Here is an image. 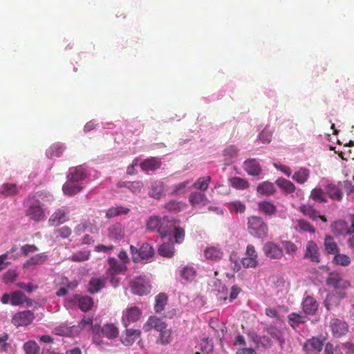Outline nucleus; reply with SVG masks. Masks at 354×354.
<instances>
[{
    "mask_svg": "<svg viewBox=\"0 0 354 354\" xmlns=\"http://www.w3.org/2000/svg\"><path fill=\"white\" fill-rule=\"evenodd\" d=\"M266 331L268 335H270L273 339L278 340L282 344V341L281 340L280 331L274 326H269L266 329Z\"/></svg>",
    "mask_w": 354,
    "mask_h": 354,
    "instance_id": "64",
    "label": "nucleus"
},
{
    "mask_svg": "<svg viewBox=\"0 0 354 354\" xmlns=\"http://www.w3.org/2000/svg\"><path fill=\"white\" fill-rule=\"evenodd\" d=\"M333 262L336 265L347 267L351 263V259L349 256L339 253V251L337 253L335 254Z\"/></svg>",
    "mask_w": 354,
    "mask_h": 354,
    "instance_id": "44",
    "label": "nucleus"
},
{
    "mask_svg": "<svg viewBox=\"0 0 354 354\" xmlns=\"http://www.w3.org/2000/svg\"><path fill=\"white\" fill-rule=\"evenodd\" d=\"M263 252L266 257L273 260L281 259L283 256L282 248L273 241H267L263 246Z\"/></svg>",
    "mask_w": 354,
    "mask_h": 354,
    "instance_id": "11",
    "label": "nucleus"
},
{
    "mask_svg": "<svg viewBox=\"0 0 354 354\" xmlns=\"http://www.w3.org/2000/svg\"><path fill=\"white\" fill-rule=\"evenodd\" d=\"M247 227L249 234L254 237L263 239L268 236V224L260 216H251L248 217Z\"/></svg>",
    "mask_w": 354,
    "mask_h": 354,
    "instance_id": "3",
    "label": "nucleus"
},
{
    "mask_svg": "<svg viewBox=\"0 0 354 354\" xmlns=\"http://www.w3.org/2000/svg\"><path fill=\"white\" fill-rule=\"evenodd\" d=\"M212 177L210 176H204L198 178L192 186L195 189L204 192L208 189Z\"/></svg>",
    "mask_w": 354,
    "mask_h": 354,
    "instance_id": "34",
    "label": "nucleus"
},
{
    "mask_svg": "<svg viewBox=\"0 0 354 354\" xmlns=\"http://www.w3.org/2000/svg\"><path fill=\"white\" fill-rule=\"evenodd\" d=\"M17 273L15 270H8L3 276L4 283H12L17 277Z\"/></svg>",
    "mask_w": 354,
    "mask_h": 354,
    "instance_id": "62",
    "label": "nucleus"
},
{
    "mask_svg": "<svg viewBox=\"0 0 354 354\" xmlns=\"http://www.w3.org/2000/svg\"><path fill=\"white\" fill-rule=\"evenodd\" d=\"M109 268L106 271V275H118L127 270V266L118 262L114 257H109L107 260Z\"/></svg>",
    "mask_w": 354,
    "mask_h": 354,
    "instance_id": "19",
    "label": "nucleus"
},
{
    "mask_svg": "<svg viewBox=\"0 0 354 354\" xmlns=\"http://www.w3.org/2000/svg\"><path fill=\"white\" fill-rule=\"evenodd\" d=\"M130 288L133 294L142 296L149 293L151 286L145 277H136L130 282Z\"/></svg>",
    "mask_w": 354,
    "mask_h": 354,
    "instance_id": "7",
    "label": "nucleus"
},
{
    "mask_svg": "<svg viewBox=\"0 0 354 354\" xmlns=\"http://www.w3.org/2000/svg\"><path fill=\"white\" fill-rule=\"evenodd\" d=\"M28 207L26 209V215L32 221H40L45 218V212L42 208L39 201L34 197L28 199Z\"/></svg>",
    "mask_w": 354,
    "mask_h": 354,
    "instance_id": "5",
    "label": "nucleus"
},
{
    "mask_svg": "<svg viewBox=\"0 0 354 354\" xmlns=\"http://www.w3.org/2000/svg\"><path fill=\"white\" fill-rule=\"evenodd\" d=\"M310 177V170L301 167L298 171H295L292 178L299 184H304L308 181Z\"/></svg>",
    "mask_w": 354,
    "mask_h": 354,
    "instance_id": "36",
    "label": "nucleus"
},
{
    "mask_svg": "<svg viewBox=\"0 0 354 354\" xmlns=\"http://www.w3.org/2000/svg\"><path fill=\"white\" fill-rule=\"evenodd\" d=\"M108 231L109 237L115 241L122 239L124 236V227L119 223L111 225Z\"/></svg>",
    "mask_w": 354,
    "mask_h": 354,
    "instance_id": "31",
    "label": "nucleus"
},
{
    "mask_svg": "<svg viewBox=\"0 0 354 354\" xmlns=\"http://www.w3.org/2000/svg\"><path fill=\"white\" fill-rule=\"evenodd\" d=\"M324 246L325 250L332 254H335L339 251L337 243L335 241L334 238L330 235H326L324 241Z\"/></svg>",
    "mask_w": 354,
    "mask_h": 354,
    "instance_id": "35",
    "label": "nucleus"
},
{
    "mask_svg": "<svg viewBox=\"0 0 354 354\" xmlns=\"http://www.w3.org/2000/svg\"><path fill=\"white\" fill-rule=\"evenodd\" d=\"M329 328L335 337H341L348 332V325L343 319L333 318L329 322Z\"/></svg>",
    "mask_w": 354,
    "mask_h": 354,
    "instance_id": "10",
    "label": "nucleus"
},
{
    "mask_svg": "<svg viewBox=\"0 0 354 354\" xmlns=\"http://www.w3.org/2000/svg\"><path fill=\"white\" fill-rule=\"evenodd\" d=\"M243 169L250 176H259L261 173V167L256 159H248L243 162Z\"/></svg>",
    "mask_w": 354,
    "mask_h": 354,
    "instance_id": "24",
    "label": "nucleus"
},
{
    "mask_svg": "<svg viewBox=\"0 0 354 354\" xmlns=\"http://www.w3.org/2000/svg\"><path fill=\"white\" fill-rule=\"evenodd\" d=\"M26 298V295L19 290L12 292L11 304L12 306H19L23 304V301Z\"/></svg>",
    "mask_w": 354,
    "mask_h": 354,
    "instance_id": "53",
    "label": "nucleus"
},
{
    "mask_svg": "<svg viewBox=\"0 0 354 354\" xmlns=\"http://www.w3.org/2000/svg\"><path fill=\"white\" fill-rule=\"evenodd\" d=\"M275 183L280 189L288 194L293 193L296 189L295 185L286 178H278Z\"/></svg>",
    "mask_w": 354,
    "mask_h": 354,
    "instance_id": "40",
    "label": "nucleus"
},
{
    "mask_svg": "<svg viewBox=\"0 0 354 354\" xmlns=\"http://www.w3.org/2000/svg\"><path fill=\"white\" fill-rule=\"evenodd\" d=\"M310 198L318 203H326L327 198L324 192L321 188H315L310 192Z\"/></svg>",
    "mask_w": 354,
    "mask_h": 354,
    "instance_id": "48",
    "label": "nucleus"
},
{
    "mask_svg": "<svg viewBox=\"0 0 354 354\" xmlns=\"http://www.w3.org/2000/svg\"><path fill=\"white\" fill-rule=\"evenodd\" d=\"M323 347V342L317 337L308 339L304 344L303 349L306 354H319Z\"/></svg>",
    "mask_w": 354,
    "mask_h": 354,
    "instance_id": "15",
    "label": "nucleus"
},
{
    "mask_svg": "<svg viewBox=\"0 0 354 354\" xmlns=\"http://www.w3.org/2000/svg\"><path fill=\"white\" fill-rule=\"evenodd\" d=\"M152 328L159 332V336L156 342L158 344L167 345L171 342V331L167 328V324L162 321L161 319L155 316H151L148 318L146 323L143 325V330L145 332H148Z\"/></svg>",
    "mask_w": 354,
    "mask_h": 354,
    "instance_id": "1",
    "label": "nucleus"
},
{
    "mask_svg": "<svg viewBox=\"0 0 354 354\" xmlns=\"http://www.w3.org/2000/svg\"><path fill=\"white\" fill-rule=\"evenodd\" d=\"M257 192L262 196H270L275 194L276 188L272 183L263 181L258 185Z\"/></svg>",
    "mask_w": 354,
    "mask_h": 354,
    "instance_id": "30",
    "label": "nucleus"
},
{
    "mask_svg": "<svg viewBox=\"0 0 354 354\" xmlns=\"http://www.w3.org/2000/svg\"><path fill=\"white\" fill-rule=\"evenodd\" d=\"M47 259L48 257L44 253L37 254L26 261L24 264V267L29 268L32 266L42 265L47 261Z\"/></svg>",
    "mask_w": 354,
    "mask_h": 354,
    "instance_id": "37",
    "label": "nucleus"
},
{
    "mask_svg": "<svg viewBox=\"0 0 354 354\" xmlns=\"http://www.w3.org/2000/svg\"><path fill=\"white\" fill-rule=\"evenodd\" d=\"M24 349L26 354H39V347L34 341H29L24 344Z\"/></svg>",
    "mask_w": 354,
    "mask_h": 354,
    "instance_id": "54",
    "label": "nucleus"
},
{
    "mask_svg": "<svg viewBox=\"0 0 354 354\" xmlns=\"http://www.w3.org/2000/svg\"><path fill=\"white\" fill-rule=\"evenodd\" d=\"M331 230L337 236L352 235L351 227L345 220H338L331 225Z\"/></svg>",
    "mask_w": 354,
    "mask_h": 354,
    "instance_id": "16",
    "label": "nucleus"
},
{
    "mask_svg": "<svg viewBox=\"0 0 354 354\" xmlns=\"http://www.w3.org/2000/svg\"><path fill=\"white\" fill-rule=\"evenodd\" d=\"M167 303V296L165 293H160L156 297V304L154 310L156 313L162 312Z\"/></svg>",
    "mask_w": 354,
    "mask_h": 354,
    "instance_id": "46",
    "label": "nucleus"
},
{
    "mask_svg": "<svg viewBox=\"0 0 354 354\" xmlns=\"http://www.w3.org/2000/svg\"><path fill=\"white\" fill-rule=\"evenodd\" d=\"M318 306L317 301L311 296L306 297L302 303L303 311L306 315H315L318 310Z\"/></svg>",
    "mask_w": 354,
    "mask_h": 354,
    "instance_id": "22",
    "label": "nucleus"
},
{
    "mask_svg": "<svg viewBox=\"0 0 354 354\" xmlns=\"http://www.w3.org/2000/svg\"><path fill=\"white\" fill-rule=\"evenodd\" d=\"M282 245L286 250V252L291 256L295 255L298 250L297 246L290 241H283Z\"/></svg>",
    "mask_w": 354,
    "mask_h": 354,
    "instance_id": "59",
    "label": "nucleus"
},
{
    "mask_svg": "<svg viewBox=\"0 0 354 354\" xmlns=\"http://www.w3.org/2000/svg\"><path fill=\"white\" fill-rule=\"evenodd\" d=\"M245 268H255L259 265L258 253L252 245H248L246 248L245 257L241 260Z\"/></svg>",
    "mask_w": 354,
    "mask_h": 354,
    "instance_id": "9",
    "label": "nucleus"
},
{
    "mask_svg": "<svg viewBox=\"0 0 354 354\" xmlns=\"http://www.w3.org/2000/svg\"><path fill=\"white\" fill-rule=\"evenodd\" d=\"M144 185L141 181L130 182L128 185V189L133 194H138L141 192Z\"/></svg>",
    "mask_w": 354,
    "mask_h": 354,
    "instance_id": "63",
    "label": "nucleus"
},
{
    "mask_svg": "<svg viewBox=\"0 0 354 354\" xmlns=\"http://www.w3.org/2000/svg\"><path fill=\"white\" fill-rule=\"evenodd\" d=\"M19 193V189L15 184L4 183L0 189V194L5 196H12Z\"/></svg>",
    "mask_w": 354,
    "mask_h": 354,
    "instance_id": "42",
    "label": "nucleus"
},
{
    "mask_svg": "<svg viewBox=\"0 0 354 354\" xmlns=\"http://www.w3.org/2000/svg\"><path fill=\"white\" fill-rule=\"evenodd\" d=\"M141 332L139 330L126 328L122 333L121 342L125 346L132 345L140 337Z\"/></svg>",
    "mask_w": 354,
    "mask_h": 354,
    "instance_id": "20",
    "label": "nucleus"
},
{
    "mask_svg": "<svg viewBox=\"0 0 354 354\" xmlns=\"http://www.w3.org/2000/svg\"><path fill=\"white\" fill-rule=\"evenodd\" d=\"M34 319L33 313L27 310L16 313L12 319V323L17 327L26 326L30 324Z\"/></svg>",
    "mask_w": 354,
    "mask_h": 354,
    "instance_id": "12",
    "label": "nucleus"
},
{
    "mask_svg": "<svg viewBox=\"0 0 354 354\" xmlns=\"http://www.w3.org/2000/svg\"><path fill=\"white\" fill-rule=\"evenodd\" d=\"M171 224L172 226L170 227L168 230V235L173 232L175 242L176 243H181L185 239V230L183 227L178 226L175 220L171 219Z\"/></svg>",
    "mask_w": 354,
    "mask_h": 354,
    "instance_id": "28",
    "label": "nucleus"
},
{
    "mask_svg": "<svg viewBox=\"0 0 354 354\" xmlns=\"http://www.w3.org/2000/svg\"><path fill=\"white\" fill-rule=\"evenodd\" d=\"M346 297V292H331L326 296V298L324 301L325 307L328 310L333 308L338 307L341 301Z\"/></svg>",
    "mask_w": 354,
    "mask_h": 354,
    "instance_id": "14",
    "label": "nucleus"
},
{
    "mask_svg": "<svg viewBox=\"0 0 354 354\" xmlns=\"http://www.w3.org/2000/svg\"><path fill=\"white\" fill-rule=\"evenodd\" d=\"M162 162L160 158L151 157L145 160L140 165L142 171L145 172L153 171L160 167Z\"/></svg>",
    "mask_w": 354,
    "mask_h": 354,
    "instance_id": "26",
    "label": "nucleus"
},
{
    "mask_svg": "<svg viewBox=\"0 0 354 354\" xmlns=\"http://www.w3.org/2000/svg\"><path fill=\"white\" fill-rule=\"evenodd\" d=\"M171 225V219L168 216H151L146 223V228L150 232H157L161 238H165L168 236V230Z\"/></svg>",
    "mask_w": 354,
    "mask_h": 354,
    "instance_id": "2",
    "label": "nucleus"
},
{
    "mask_svg": "<svg viewBox=\"0 0 354 354\" xmlns=\"http://www.w3.org/2000/svg\"><path fill=\"white\" fill-rule=\"evenodd\" d=\"M304 257L314 263L320 262L319 248L315 241H309L307 242Z\"/></svg>",
    "mask_w": 354,
    "mask_h": 354,
    "instance_id": "17",
    "label": "nucleus"
},
{
    "mask_svg": "<svg viewBox=\"0 0 354 354\" xmlns=\"http://www.w3.org/2000/svg\"><path fill=\"white\" fill-rule=\"evenodd\" d=\"M129 248L131 259L134 263H139L142 261H147L153 257L155 253L153 247L147 243H142L139 249L132 245Z\"/></svg>",
    "mask_w": 354,
    "mask_h": 354,
    "instance_id": "4",
    "label": "nucleus"
},
{
    "mask_svg": "<svg viewBox=\"0 0 354 354\" xmlns=\"http://www.w3.org/2000/svg\"><path fill=\"white\" fill-rule=\"evenodd\" d=\"M223 252L222 250L216 246H209L204 250V255L208 260L212 261H219L223 257Z\"/></svg>",
    "mask_w": 354,
    "mask_h": 354,
    "instance_id": "27",
    "label": "nucleus"
},
{
    "mask_svg": "<svg viewBox=\"0 0 354 354\" xmlns=\"http://www.w3.org/2000/svg\"><path fill=\"white\" fill-rule=\"evenodd\" d=\"M298 226L299 229L304 232H308L312 234L315 232L314 227L309 222L305 220H299L298 221Z\"/></svg>",
    "mask_w": 354,
    "mask_h": 354,
    "instance_id": "60",
    "label": "nucleus"
},
{
    "mask_svg": "<svg viewBox=\"0 0 354 354\" xmlns=\"http://www.w3.org/2000/svg\"><path fill=\"white\" fill-rule=\"evenodd\" d=\"M299 211L312 220H315L318 216V212L310 205H302L299 207Z\"/></svg>",
    "mask_w": 354,
    "mask_h": 354,
    "instance_id": "47",
    "label": "nucleus"
},
{
    "mask_svg": "<svg viewBox=\"0 0 354 354\" xmlns=\"http://www.w3.org/2000/svg\"><path fill=\"white\" fill-rule=\"evenodd\" d=\"M75 326H68L65 324H61L55 328V333L60 336H70L73 333Z\"/></svg>",
    "mask_w": 354,
    "mask_h": 354,
    "instance_id": "50",
    "label": "nucleus"
},
{
    "mask_svg": "<svg viewBox=\"0 0 354 354\" xmlns=\"http://www.w3.org/2000/svg\"><path fill=\"white\" fill-rule=\"evenodd\" d=\"M102 335L109 339H115L118 336V328L113 324H104L101 328Z\"/></svg>",
    "mask_w": 354,
    "mask_h": 354,
    "instance_id": "32",
    "label": "nucleus"
},
{
    "mask_svg": "<svg viewBox=\"0 0 354 354\" xmlns=\"http://www.w3.org/2000/svg\"><path fill=\"white\" fill-rule=\"evenodd\" d=\"M93 303V299L88 296L82 297L78 299V306L84 312L91 310Z\"/></svg>",
    "mask_w": 354,
    "mask_h": 354,
    "instance_id": "45",
    "label": "nucleus"
},
{
    "mask_svg": "<svg viewBox=\"0 0 354 354\" xmlns=\"http://www.w3.org/2000/svg\"><path fill=\"white\" fill-rule=\"evenodd\" d=\"M189 202L194 207L201 208L205 206L209 200L204 192L195 191L189 194Z\"/></svg>",
    "mask_w": 354,
    "mask_h": 354,
    "instance_id": "18",
    "label": "nucleus"
},
{
    "mask_svg": "<svg viewBox=\"0 0 354 354\" xmlns=\"http://www.w3.org/2000/svg\"><path fill=\"white\" fill-rule=\"evenodd\" d=\"M257 209L259 212L266 216H274L277 212V206L269 201H263L257 203Z\"/></svg>",
    "mask_w": 354,
    "mask_h": 354,
    "instance_id": "23",
    "label": "nucleus"
},
{
    "mask_svg": "<svg viewBox=\"0 0 354 354\" xmlns=\"http://www.w3.org/2000/svg\"><path fill=\"white\" fill-rule=\"evenodd\" d=\"M142 315V310L137 306L127 308L122 312V324L125 327L140 320Z\"/></svg>",
    "mask_w": 354,
    "mask_h": 354,
    "instance_id": "8",
    "label": "nucleus"
},
{
    "mask_svg": "<svg viewBox=\"0 0 354 354\" xmlns=\"http://www.w3.org/2000/svg\"><path fill=\"white\" fill-rule=\"evenodd\" d=\"M82 189L83 187L81 183H76L68 178L62 187V190L64 194L70 196L78 194L82 190Z\"/></svg>",
    "mask_w": 354,
    "mask_h": 354,
    "instance_id": "25",
    "label": "nucleus"
},
{
    "mask_svg": "<svg viewBox=\"0 0 354 354\" xmlns=\"http://www.w3.org/2000/svg\"><path fill=\"white\" fill-rule=\"evenodd\" d=\"M180 276L186 281H192L196 276V272L194 268L186 266L180 270Z\"/></svg>",
    "mask_w": 354,
    "mask_h": 354,
    "instance_id": "51",
    "label": "nucleus"
},
{
    "mask_svg": "<svg viewBox=\"0 0 354 354\" xmlns=\"http://www.w3.org/2000/svg\"><path fill=\"white\" fill-rule=\"evenodd\" d=\"M158 254L164 257L171 258L174 256L175 248L172 243H164L158 249Z\"/></svg>",
    "mask_w": 354,
    "mask_h": 354,
    "instance_id": "39",
    "label": "nucleus"
},
{
    "mask_svg": "<svg viewBox=\"0 0 354 354\" xmlns=\"http://www.w3.org/2000/svg\"><path fill=\"white\" fill-rule=\"evenodd\" d=\"M239 149L234 145H230L223 151V156L226 160H231L238 155Z\"/></svg>",
    "mask_w": 354,
    "mask_h": 354,
    "instance_id": "55",
    "label": "nucleus"
},
{
    "mask_svg": "<svg viewBox=\"0 0 354 354\" xmlns=\"http://www.w3.org/2000/svg\"><path fill=\"white\" fill-rule=\"evenodd\" d=\"M71 228L66 225L59 227L54 231L55 237L62 239L68 238L71 235Z\"/></svg>",
    "mask_w": 354,
    "mask_h": 354,
    "instance_id": "52",
    "label": "nucleus"
},
{
    "mask_svg": "<svg viewBox=\"0 0 354 354\" xmlns=\"http://www.w3.org/2000/svg\"><path fill=\"white\" fill-rule=\"evenodd\" d=\"M288 321L290 326L295 329L300 324L306 322V317L296 313H291L288 315Z\"/></svg>",
    "mask_w": 354,
    "mask_h": 354,
    "instance_id": "41",
    "label": "nucleus"
},
{
    "mask_svg": "<svg viewBox=\"0 0 354 354\" xmlns=\"http://www.w3.org/2000/svg\"><path fill=\"white\" fill-rule=\"evenodd\" d=\"M326 284L332 288L331 292H346L345 290L350 286L348 281L344 279L339 273L331 272L326 279Z\"/></svg>",
    "mask_w": 354,
    "mask_h": 354,
    "instance_id": "6",
    "label": "nucleus"
},
{
    "mask_svg": "<svg viewBox=\"0 0 354 354\" xmlns=\"http://www.w3.org/2000/svg\"><path fill=\"white\" fill-rule=\"evenodd\" d=\"M185 205L181 202L176 201H171L165 205V208L170 212H178L181 211Z\"/></svg>",
    "mask_w": 354,
    "mask_h": 354,
    "instance_id": "56",
    "label": "nucleus"
},
{
    "mask_svg": "<svg viewBox=\"0 0 354 354\" xmlns=\"http://www.w3.org/2000/svg\"><path fill=\"white\" fill-rule=\"evenodd\" d=\"M163 183L160 180H156L151 184L149 195L153 198L160 199L163 194Z\"/></svg>",
    "mask_w": 354,
    "mask_h": 354,
    "instance_id": "33",
    "label": "nucleus"
},
{
    "mask_svg": "<svg viewBox=\"0 0 354 354\" xmlns=\"http://www.w3.org/2000/svg\"><path fill=\"white\" fill-rule=\"evenodd\" d=\"M191 180H185L174 185L173 192L175 194H183L186 188L190 185Z\"/></svg>",
    "mask_w": 354,
    "mask_h": 354,
    "instance_id": "61",
    "label": "nucleus"
},
{
    "mask_svg": "<svg viewBox=\"0 0 354 354\" xmlns=\"http://www.w3.org/2000/svg\"><path fill=\"white\" fill-rule=\"evenodd\" d=\"M68 212L64 208H60L56 210L48 219V224L50 226H56L62 224L67 221Z\"/></svg>",
    "mask_w": 354,
    "mask_h": 354,
    "instance_id": "21",
    "label": "nucleus"
},
{
    "mask_svg": "<svg viewBox=\"0 0 354 354\" xmlns=\"http://www.w3.org/2000/svg\"><path fill=\"white\" fill-rule=\"evenodd\" d=\"M106 281L107 277L104 276H93L87 284V291L90 294H96L106 287Z\"/></svg>",
    "mask_w": 354,
    "mask_h": 354,
    "instance_id": "13",
    "label": "nucleus"
},
{
    "mask_svg": "<svg viewBox=\"0 0 354 354\" xmlns=\"http://www.w3.org/2000/svg\"><path fill=\"white\" fill-rule=\"evenodd\" d=\"M93 322V318L91 316H84L82 320L79 322L77 325V328L80 330H89L90 328L92 326V324Z\"/></svg>",
    "mask_w": 354,
    "mask_h": 354,
    "instance_id": "58",
    "label": "nucleus"
},
{
    "mask_svg": "<svg viewBox=\"0 0 354 354\" xmlns=\"http://www.w3.org/2000/svg\"><path fill=\"white\" fill-rule=\"evenodd\" d=\"M326 189L327 194L332 200L339 201L342 199V190L335 184L327 185Z\"/></svg>",
    "mask_w": 354,
    "mask_h": 354,
    "instance_id": "38",
    "label": "nucleus"
},
{
    "mask_svg": "<svg viewBox=\"0 0 354 354\" xmlns=\"http://www.w3.org/2000/svg\"><path fill=\"white\" fill-rule=\"evenodd\" d=\"M89 257L90 252L88 251H78L73 254L70 259L73 262H81L88 260Z\"/></svg>",
    "mask_w": 354,
    "mask_h": 354,
    "instance_id": "57",
    "label": "nucleus"
},
{
    "mask_svg": "<svg viewBox=\"0 0 354 354\" xmlns=\"http://www.w3.org/2000/svg\"><path fill=\"white\" fill-rule=\"evenodd\" d=\"M227 208L231 212L243 213L246 209V206L243 202L235 201L227 203Z\"/></svg>",
    "mask_w": 354,
    "mask_h": 354,
    "instance_id": "49",
    "label": "nucleus"
},
{
    "mask_svg": "<svg viewBox=\"0 0 354 354\" xmlns=\"http://www.w3.org/2000/svg\"><path fill=\"white\" fill-rule=\"evenodd\" d=\"M67 178L80 183V181L84 180L86 178V173L82 167L78 166L70 169Z\"/></svg>",
    "mask_w": 354,
    "mask_h": 354,
    "instance_id": "29",
    "label": "nucleus"
},
{
    "mask_svg": "<svg viewBox=\"0 0 354 354\" xmlns=\"http://www.w3.org/2000/svg\"><path fill=\"white\" fill-rule=\"evenodd\" d=\"M229 182L230 185L236 189H246L250 186L248 180L241 177H232L229 179Z\"/></svg>",
    "mask_w": 354,
    "mask_h": 354,
    "instance_id": "43",
    "label": "nucleus"
}]
</instances>
